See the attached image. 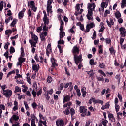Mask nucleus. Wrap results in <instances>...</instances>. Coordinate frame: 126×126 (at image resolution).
<instances>
[{"instance_id": "obj_60", "label": "nucleus", "mask_w": 126, "mask_h": 126, "mask_svg": "<svg viewBox=\"0 0 126 126\" xmlns=\"http://www.w3.org/2000/svg\"><path fill=\"white\" fill-rule=\"evenodd\" d=\"M31 126H36V123L34 119H32L31 121Z\"/></svg>"}, {"instance_id": "obj_62", "label": "nucleus", "mask_w": 126, "mask_h": 126, "mask_svg": "<svg viewBox=\"0 0 126 126\" xmlns=\"http://www.w3.org/2000/svg\"><path fill=\"white\" fill-rule=\"evenodd\" d=\"M24 104L25 105V108L27 110L29 109V107L28 106V104H27V102L24 101Z\"/></svg>"}, {"instance_id": "obj_23", "label": "nucleus", "mask_w": 126, "mask_h": 126, "mask_svg": "<svg viewBox=\"0 0 126 126\" xmlns=\"http://www.w3.org/2000/svg\"><path fill=\"white\" fill-rule=\"evenodd\" d=\"M63 25H64L63 21V20H61L60 31H63Z\"/></svg>"}, {"instance_id": "obj_42", "label": "nucleus", "mask_w": 126, "mask_h": 126, "mask_svg": "<svg viewBox=\"0 0 126 126\" xmlns=\"http://www.w3.org/2000/svg\"><path fill=\"white\" fill-rule=\"evenodd\" d=\"M105 43L107 45H111V43H112V41L110 38L105 39Z\"/></svg>"}, {"instance_id": "obj_37", "label": "nucleus", "mask_w": 126, "mask_h": 126, "mask_svg": "<svg viewBox=\"0 0 126 126\" xmlns=\"http://www.w3.org/2000/svg\"><path fill=\"white\" fill-rule=\"evenodd\" d=\"M12 19H13V17H12V16H10L8 17V19H5L6 24H7V23H8V22H10V20H12Z\"/></svg>"}, {"instance_id": "obj_26", "label": "nucleus", "mask_w": 126, "mask_h": 126, "mask_svg": "<svg viewBox=\"0 0 126 126\" xmlns=\"http://www.w3.org/2000/svg\"><path fill=\"white\" fill-rule=\"evenodd\" d=\"M101 28L99 30V32H102L105 30V26H104V23L103 22L100 23Z\"/></svg>"}, {"instance_id": "obj_4", "label": "nucleus", "mask_w": 126, "mask_h": 126, "mask_svg": "<svg viewBox=\"0 0 126 126\" xmlns=\"http://www.w3.org/2000/svg\"><path fill=\"white\" fill-rule=\"evenodd\" d=\"M39 117L40 120H39L40 123H39L38 126H43V125H44V126H47V118L43 116L41 113L39 114ZM42 124H43V125Z\"/></svg>"}, {"instance_id": "obj_35", "label": "nucleus", "mask_w": 126, "mask_h": 126, "mask_svg": "<svg viewBox=\"0 0 126 126\" xmlns=\"http://www.w3.org/2000/svg\"><path fill=\"white\" fill-rule=\"evenodd\" d=\"M97 38V34H96V31L94 30L93 36H92V39L93 40H95Z\"/></svg>"}, {"instance_id": "obj_31", "label": "nucleus", "mask_w": 126, "mask_h": 126, "mask_svg": "<svg viewBox=\"0 0 126 126\" xmlns=\"http://www.w3.org/2000/svg\"><path fill=\"white\" fill-rule=\"evenodd\" d=\"M72 105V103L71 102H69L67 103L66 104H64L63 107L64 108H68L69 109H70V106Z\"/></svg>"}, {"instance_id": "obj_18", "label": "nucleus", "mask_w": 126, "mask_h": 126, "mask_svg": "<svg viewBox=\"0 0 126 126\" xmlns=\"http://www.w3.org/2000/svg\"><path fill=\"white\" fill-rule=\"evenodd\" d=\"M18 110V102L15 101L14 102V107L13 108V111H17Z\"/></svg>"}, {"instance_id": "obj_28", "label": "nucleus", "mask_w": 126, "mask_h": 126, "mask_svg": "<svg viewBox=\"0 0 126 126\" xmlns=\"http://www.w3.org/2000/svg\"><path fill=\"white\" fill-rule=\"evenodd\" d=\"M115 17H116V18H117V19L121 18V16H122V15H121V13L119 11H117L115 13Z\"/></svg>"}, {"instance_id": "obj_16", "label": "nucleus", "mask_w": 126, "mask_h": 126, "mask_svg": "<svg viewBox=\"0 0 126 126\" xmlns=\"http://www.w3.org/2000/svg\"><path fill=\"white\" fill-rule=\"evenodd\" d=\"M81 92L83 98L85 97L86 96V94H87V92H86V88H85V87H83V88H82Z\"/></svg>"}, {"instance_id": "obj_38", "label": "nucleus", "mask_w": 126, "mask_h": 126, "mask_svg": "<svg viewBox=\"0 0 126 126\" xmlns=\"http://www.w3.org/2000/svg\"><path fill=\"white\" fill-rule=\"evenodd\" d=\"M40 36L41 41H46V36H44L43 33H41L40 34Z\"/></svg>"}, {"instance_id": "obj_36", "label": "nucleus", "mask_w": 126, "mask_h": 126, "mask_svg": "<svg viewBox=\"0 0 126 126\" xmlns=\"http://www.w3.org/2000/svg\"><path fill=\"white\" fill-rule=\"evenodd\" d=\"M5 34L8 35V37H9V34L12 33V30H7L5 31Z\"/></svg>"}, {"instance_id": "obj_50", "label": "nucleus", "mask_w": 126, "mask_h": 126, "mask_svg": "<svg viewBox=\"0 0 126 126\" xmlns=\"http://www.w3.org/2000/svg\"><path fill=\"white\" fill-rule=\"evenodd\" d=\"M53 93H54V90H53V89H51L48 90L46 92L47 94H50V95H52V94H53Z\"/></svg>"}, {"instance_id": "obj_52", "label": "nucleus", "mask_w": 126, "mask_h": 126, "mask_svg": "<svg viewBox=\"0 0 126 126\" xmlns=\"http://www.w3.org/2000/svg\"><path fill=\"white\" fill-rule=\"evenodd\" d=\"M47 82H48V83H51V82H52V81H53V79L52 78V77L48 76L47 77Z\"/></svg>"}, {"instance_id": "obj_45", "label": "nucleus", "mask_w": 126, "mask_h": 126, "mask_svg": "<svg viewBox=\"0 0 126 126\" xmlns=\"http://www.w3.org/2000/svg\"><path fill=\"white\" fill-rule=\"evenodd\" d=\"M21 57H24L25 56V54H24V48H23V47L21 48Z\"/></svg>"}, {"instance_id": "obj_51", "label": "nucleus", "mask_w": 126, "mask_h": 126, "mask_svg": "<svg viewBox=\"0 0 126 126\" xmlns=\"http://www.w3.org/2000/svg\"><path fill=\"white\" fill-rule=\"evenodd\" d=\"M10 54H13V53H15V49H14V47H11L10 48Z\"/></svg>"}, {"instance_id": "obj_43", "label": "nucleus", "mask_w": 126, "mask_h": 126, "mask_svg": "<svg viewBox=\"0 0 126 126\" xmlns=\"http://www.w3.org/2000/svg\"><path fill=\"white\" fill-rule=\"evenodd\" d=\"M21 91V89L18 87V86H16L15 87V89L14 92L16 93V92H20Z\"/></svg>"}, {"instance_id": "obj_64", "label": "nucleus", "mask_w": 126, "mask_h": 126, "mask_svg": "<svg viewBox=\"0 0 126 126\" xmlns=\"http://www.w3.org/2000/svg\"><path fill=\"white\" fill-rule=\"evenodd\" d=\"M61 38L60 39V40L58 41V45H60V44H64V41L63 40H61Z\"/></svg>"}, {"instance_id": "obj_9", "label": "nucleus", "mask_w": 126, "mask_h": 126, "mask_svg": "<svg viewBox=\"0 0 126 126\" xmlns=\"http://www.w3.org/2000/svg\"><path fill=\"white\" fill-rule=\"evenodd\" d=\"M93 27H95V23H90V24H87L86 26V31H85V33H86V32H89V31H90V29H91V28H93Z\"/></svg>"}, {"instance_id": "obj_49", "label": "nucleus", "mask_w": 126, "mask_h": 126, "mask_svg": "<svg viewBox=\"0 0 126 126\" xmlns=\"http://www.w3.org/2000/svg\"><path fill=\"white\" fill-rule=\"evenodd\" d=\"M110 53L112 55H115V50H114V47H111L109 48Z\"/></svg>"}, {"instance_id": "obj_12", "label": "nucleus", "mask_w": 126, "mask_h": 126, "mask_svg": "<svg viewBox=\"0 0 126 126\" xmlns=\"http://www.w3.org/2000/svg\"><path fill=\"white\" fill-rule=\"evenodd\" d=\"M56 126H64V122L62 119H59L56 121Z\"/></svg>"}, {"instance_id": "obj_21", "label": "nucleus", "mask_w": 126, "mask_h": 126, "mask_svg": "<svg viewBox=\"0 0 126 126\" xmlns=\"http://www.w3.org/2000/svg\"><path fill=\"white\" fill-rule=\"evenodd\" d=\"M80 112L81 113H85L87 112V109L84 108L83 106H81L79 108Z\"/></svg>"}, {"instance_id": "obj_59", "label": "nucleus", "mask_w": 126, "mask_h": 126, "mask_svg": "<svg viewBox=\"0 0 126 126\" xmlns=\"http://www.w3.org/2000/svg\"><path fill=\"white\" fill-rule=\"evenodd\" d=\"M57 47L59 50V52H60V54H62L63 53V50L62 49V46H61V45H58Z\"/></svg>"}, {"instance_id": "obj_41", "label": "nucleus", "mask_w": 126, "mask_h": 126, "mask_svg": "<svg viewBox=\"0 0 126 126\" xmlns=\"http://www.w3.org/2000/svg\"><path fill=\"white\" fill-rule=\"evenodd\" d=\"M22 87H23L24 88L22 90L23 92L25 93L27 91V90L28 89V87H27V86H25V85H22Z\"/></svg>"}, {"instance_id": "obj_30", "label": "nucleus", "mask_w": 126, "mask_h": 126, "mask_svg": "<svg viewBox=\"0 0 126 126\" xmlns=\"http://www.w3.org/2000/svg\"><path fill=\"white\" fill-rule=\"evenodd\" d=\"M89 63L90 65H96V64H97V63L94 62V60L93 59H91Z\"/></svg>"}, {"instance_id": "obj_57", "label": "nucleus", "mask_w": 126, "mask_h": 126, "mask_svg": "<svg viewBox=\"0 0 126 126\" xmlns=\"http://www.w3.org/2000/svg\"><path fill=\"white\" fill-rule=\"evenodd\" d=\"M45 97L47 101L50 100V96H49V94H47V92H46L45 94Z\"/></svg>"}, {"instance_id": "obj_58", "label": "nucleus", "mask_w": 126, "mask_h": 126, "mask_svg": "<svg viewBox=\"0 0 126 126\" xmlns=\"http://www.w3.org/2000/svg\"><path fill=\"white\" fill-rule=\"evenodd\" d=\"M76 93H77V95H78L79 97H80V96H81V93H80V89H77Z\"/></svg>"}, {"instance_id": "obj_54", "label": "nucleus", "mask_w": 126, "mask_h": 126, "mask_svg": "<svg viewBox=\"0 0 126 126\" xmlns=\"http://www.w3.org/2000/svg\"><path fill=\"white\" fill-rule=\"evenodd\" d=\"M19 62H20L21 63H23L24 62H25V58L20 57L18 59Z\"/></svg>"}, {"instance_id": "obj_39", "label": "nucleus", "mask_w": 126, "mask_h": 126, "mask_svg": "<svg viewBox=\"0 0 126 126\" xmlns=\"http://www.w3.org/2000/svg\"><path fill=\"white\" fill-rule=\"evenodd\" d=\"M107 124H108V121L106 119H103L101 122V125H103L104 126H107Z\"/></svg>"}, {"instance_id": "obj_40", "label": "nucleus", "mask_w": 126, "mask_h": 126, "mask_svg": "<svg viewBox=\"0 0 126 126\" xmlns=\"http://www.w3.org/2000/svg\"><path fill=\"white\" fill-rule=\"evenodd\" d=\"M12 120H14V121H17L19 120V117L16 115H13L12 117Z\"/></svg>"}, {"instance_id": "obj_20", "label": "nucleus", "mask_w": 126, "mask_h": 126, "mask_svg": "<svg viewBox=\"0 0 126 126\" xmlns=\"http://www.w3.org/2000/svg\"><path fill=\"white\" fill-rule=\"evenodd\" d=\"M70 96L67 95L64 96V98L63 100V104H64L65 102H68V101H70Z\"/></svg>"}, {"instance_id": "obj_8", "label": "nucleus", "mask_w": 126, "mask_h": 126, "mask_svg": "<svg viewBox=\"0 0 126 126\" xmlns=\"http://www.w3.org/2000/svg\"><path fill=\"white\" fill-rule=\"evenodd\" d=\"M28 6H30L32 9L33 11H36L37 10V7L35 6V2L34 1H29L28 2Z\"/></svg>"}, {"instance_id": "obj_10", "label": "nucleus", "mask_w": 126, "mask_h": 126, "mask_svg": "<svg viewBox=\"0 0 126 126\" xmlns=\"http://www.w3.org/2000/svg\"><path fill=\"white\" fill-rule=\"evenodd\" d=\"M119 31L120 32V35L121 37H126V30L125 28L121 27L119 28Z\"/></svg>"}, {"instance_id": "obj_19", "label": "nucleus", "mask_w": 126, "mask_h": 126, "mask_svg": "<svg viewBox=\"0 0 126 126\" xmlns=\"http://www.w3.org/2000/svg\"><path fill=\"white\" fill-rule=\"evenodd\" d=\"M29 43L31 44V46L32 47V48H33V47H34L35 48H36V44H38V43H36V41H32V40L30 39L29 40Z\"/></svg>"}, {"instance_id": "obj_15", "label": "nucleus", "mask_w": 126, "mask_h": 126, "mask_svg": "<svg viewBox=\"0 0 126 126\" xmlns=\"http://www.w3.org/2000/svg\"><path fill=\"white\" fill-rule=\"evenodd\" d=\"M25 10H26V9L24 8L21 12L19 13L18 17L20 19H21V18H23V16H24V12H25Z\"/></svg>"}, {"instance_id": "obj_11", "label": "nucleus", "mask_w": 126, "mask_h": 126, "mask_svg": "<svg viewBox=\"0 0 126 126\" xmlns=\"http://www.w3.org/2000/svg\"><path fill=\"white\" fill-rule=\"evenodd\" d=\"M52 53V46L51 43L49 44L46 48V54L48 57Z\"/></svg>"}, {"instance_id": "obj_47", "label": "nucleus", "mask_w": 126, "mask_h": 126, "mask_svg": "<svg viewBox=\"0 0 126 126\" xmlns=\"http://www.w3.org/2000/svg\"><path fill=\"white\" fill-rule=\"evenodd\" d=\"M3 3H4L2 1L0 3V11H2V10L3 9Z\"/></svg>"}, {"instance_id": "obj_1", "label": "nucleus", "mask_w": 126, "mask_h": 126, "mask_svg": "<svg viewBox=\"0 0 126 126\" xmlns=\"http://www.w3.org/2000/svg\"><path fill=\"white\" fill-rule=\"evenodd\" d=\"M96 4L88 3L87 4L88 13L86 17L88 20H93V11H95Z\"/></svg>"}, {"instance_id": "obj_24", "label": "nucleus", "mask_w": 126, "mask_h": 126, "mask_svg": "<svg viewBox=\"0 0 126 126\" xmlns=\"http://www.w3.org/2000/svg\"><path fill=\"white\" fill-rule=\"evenodd\" d=\"M64 36H65V32H63V31H60V39H63Z\"/></svg>"}, {"instance_id": "obj_27", "label": "nucleus", "mask_w": 126, "mask_h": 126, "mask_svg": "<svg viewBox=\"0 0 126 126\" xmlns=\"http://www.w3.org/2000/svg\"><path fill=\"white\" fill-rule=\"evenodd\" d=\"M65 86H64V88H67V87H68V86H70V87H71V88H73V86H72V83L70 82V83H67L66 84H64Z\"/></svg>"}, {"instance_id": "obj_53", "label": "nucleus", "mask_w": 126, "mask_h": 126, "mask_svg": "<svg viewBox=\"0 0 126 126\" xmlns=\"http://www.w3.org/2000/svg\"><path fill=\"white\" fill-rule=\"evenodd\" d=\"M27 14L28 15V17H31V16H32V12H31L30 9H28Z\"/></svg>"}, {"instance_id": "obj_55", "label": "nucleus", "mask_w": 126, "mask_h": 126, "mask_svg": "<svg viewBox=\"0 0 126 126\" xmlns=\"http://www.w3.org/2000/svg\"><path fill=\"white\" fill-rule=\"evenodd\" d=\"M99 66L100 68H106V65L103 63H100Z\"/></svg>"}, {"instance_id": "obj_61", "label": "nucleus", "mask_w": 126, "mask_h": 126, "mask_svg": "<svg viewBox=\"0 0 126 126\" xmlns=\"http://www.w3.org/2000/svg\"><path fill=\"white\" fill-rule=\"evenodd\" d=\"M17 38H18V34H17L14 36L11 37L10 38V39L12 41V40H16V39H17Z\"/></svg>"}, {"instance_id": "obj_6", "label": "nucleus", "mask_w": 126, "mask_h": 126, "mask_svg": "<svg viewBox=\"0 0 126 126\" xmlns=\"http://www.w3.org/2000/svg\"><path fill=\"white\" fill-rule=\"evenodd\" d=\"M54 2L52 0H48L47 4V12L48 14L49 13H52L53 12V10L52 9V4H53Z\"/></svg>"}, {"instance_id": "obj_2", "label": "nucleus", "mask_w": 126, "mask_h": 126, "mask_svg": "<svg viewBox=\"0 0 126 126\" xmlns=\"http://www.w3.org/2000/svg\"><path fill=\"white\" fill-rule=\"evenodd\" d=\"M72 53L74 56V60L75 61V63L77 65H78V63H80V62L82 61V55H80L79 56H77V55L79 54V49L76 46L73 47L72 50Z\"/></svg>"}, {"instance_id": "obj_13", "label": "nucleus", "mask_w": 126, "mask_h": 126, "mask_svg": "<svg viewBox=\"0 0 126 126\" xmlns=\"http://www.w3.org/2000/svg\"><path fill=\"white\" fill-rule=\"evenodd\" d=\"M106 23L108 26V27H112V25H114L115 24V23L114 22V20L112 19H110L109 20L107 19L106 20Z\"/></svg>"}, {"instance_id": "obj_29", "label": "nucleus", "mask_w": 126, "mask_h": 126, "mask_svg": "<svg viewBox=\"0 0 126 126\" xmlns=\"http://www.w3.org/2000/svg\"><path fill=\"white\" fill-rule=\"evenodd\" d=\"M17 23V19H14L12 22L10 24V26L11 27H14L15 26V24Z\"/></svg>"}, {"instance_id": "obj_5", "label": "nucleus", "mask_w": 126, "mask_h": 126, "mask_svg": "<svg viewBox=\"0 0 126 126\" xmlns=\"http://www.w3.org/2000/svg\"><path fill=\"white\" fill-rule=\"evenodd\" d=\"M2 94L6 98L9 99L12 96V91L9 89L4 90L2 92Z\"/></svg>"}, {"instance_id": "obj_48", "label": "nucleus", "mask_w": 126, "mask_h": 126, "mask_svg": "<svg viewBox=\"0 0 126 126\" xmlns=\"http://www.w3.org/2000/svg\"><path fill=\"white\" fill-rule=\"evenodd\" d=\"M69 109L70 108H67L65 111H63L65 115H69V114L70 113V112H69Z\"/></svg>"}, {"instance_id": "obj_63", "label": "nucleus", "mask_w": 126, "mask_h": 126, "mask_svg": "<svg viewBox=\"0 0 126 126\" xmlns=\"http://www.w3.org/2000/svg\"><path fill=\"white\" fill-rule=\"evenodd\" d=\"M42 89H40L37 93L36 95L38 97H39L40 96V95H41V94H42Z\"/></svg>"}, {"instance_id": "obj_46", "label": "nucleus", "mask_w": 126, "mask_h": 126, "mask_svg": "<svg viewBox=\"0 0 126 126\" xmlns=\"http://www.w3.org/2000/svg\"><path fill=\"white\" fill-rule=\"evenodd\" d=\"M115 108L116 113H118L119 111H120V106L118 104H115Z\"/></svg>"}, {"instance_id": "obj_22", "label": "nucleus", "mask_w": 126, "mask_h": 126, "mask_svg": "<svg viewBox=\"0 0 126 126\" xmlns=\"http://www.w3.org/2000/svg\"><path fill=\"white\" fill-rule=\"evenodd\" d=\"M32 39H33L34 41H35V42H36V43H38V39L39 38H38V36H37V35H35L33 33H32Z\"/></svg>"}, {"instance_id": "obj_44", "label": "nucleus", "mask_w": 126, "mask_h": 126, "mask_svg": "<svg viewBox=\"0 0 126 126\" xmlns=\"http://www.w3.org/2000/svg\"><path fill=\"white\" fill-rule=\"evenodd\" d=\"M70 113L72 118V116H73V115H74V114H75V110H74V109H73V108H71L70 110Z\"/></svg>"}, {"instance_id": "obj_33", "label": "nucleus", "mask_w": 126, "mask_h": 126, "mask_svg": "<svg viewBox=\"0 0 126 126\" xmlns=\"http://www.w3.org/2000/svg\"><path fill=\"white\" fill-rule=\"evenodd\" d=\"M87 74L90 75L91 77H93L94 76V74H95V73L93 72V70H91L89 71H87Z\"/></svg>"}, {"instance_id": "obj_14", "label": "nucleus", "mask_w": 126, "mask_h": 126, "mask_svg": "<svg viewBox=\"0 0 126 126\" xmlns=\"http://www.w3.org/2000/svg\"><path fill=\"white\" fill-rule=\"evenodd\" d=\"M93 102L94 104H101V105H103L104 104V102L101 100H97L94 98L93 97Z\"/></svg>"}, {"instance_id": "obj_32", "label": "nucleus", "mask_w": 126, "mask_h": 126, "mask_svg": "<svg viewBox=\"0 0 126 126\" xmlns=\"http://www.w3.org/2000/svg\"><path fill=\"white\" fill-rule=\"evenodd\" d=\"M101 7L106 8L107 7V6H108V1L102 2L101 4Z\"/></svg>"}, {"instance_id": "obj_17", "label": "nucleus", "mask_w": 126, "mask_h": 126, "mask_svg": "<svg viewBox=\"0 0 126 126\" xmlns=\"http://www.w3.org/2000/svg\"><path fill=\"white\" fill-rule=\"evenodd\" d=\"M51 62L52 63V67H55V66H58V64L56 63V60L55 58H52L51 59Z\"/></svg>"}, {"instance_id": "obj_56", "label": "nucleus", "mask_w": 126, "mask_h": 126, "mask_svg": "<svg viewBox=\"0 0 126 126\" xmlns=\"http://www.w3.org/2000/svg\"><path fill=\"white\" fill-rule=\"evenodd\" d=\"M64 69H65V71L66 74H67V75H68V76H70V73H69V71H68V70H67V68L65 67Z\"/></svg>"}, {"instance_id": "obj_7", "label": "nucleus", "mask_w": 126, "mask_h": 126, "mask_svg": "<svg viewBox=\"0 0 126 126\" xmlns=\"http://www.w3.org/2000/svg\"><path fill=\"white\" fill-rule=\"evenodd\" d=\"M43 21L44 22V25L42 24L41 25V26H43V30H44V31H48V27H47V24H49V19L47 18L46 15L44 17H43Z\"/></svg>"}, {"instance_id": "obj_34", "label": "nucleus", "mask_w": 126, "mask_h": 126, "mask_svg": "<svg viewBox=\"0 0 126 126\" xmlns=\"http://www.w3.org/2000/svg\"><path fill=\"white\" fill-rule=\"evenodd\" d=\"M126 7V0H122L121 3V8H124Z\"/></svg>"}, {"instance_id": "obj_25", "label": "nucleus", "mask_w": 126, "mask_h": 126, "mask_svg": "<svg viewBox=\"0 0 126 126\" xmlns=\"http://www.w3.org/2000/svg\"><path fill=\"white\" fill-rule=\"evenodd\" d=\"M32 69L34 70L36 72L39 70V67L37 66V64H33L32 66Z\"/></svg>"}, {"instance_id": "obj_3", "label": "nucleus", "mask_w": 126, "mask_h": 126, "mask_svg": "<svg viewBox=\"0 0 126 126\" xmlns=\"http://www.w3.org/2000/svg\"><path fill=\"white\" fill-rule=\"evenodd\" d=\"M75 7V15L77 16V18L78 19L79 18V16H80V21H83V18L82 17V15H81V14L83 12V9H80V5L78 4H76Z\"/></svg>"}]
</instances>
